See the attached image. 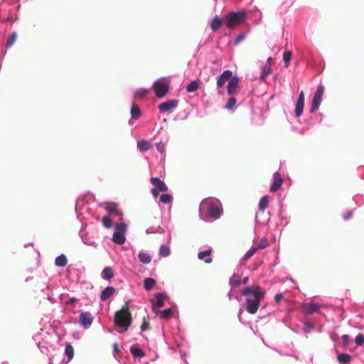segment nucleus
Returning <instances> with one entry per match:
<instances>
[{"label":"nucleus","instance_id":"1","mask_svg":"<svg viewBox=\"0 0 364 364\" xmlns=\"http://www.w3.org/2000/svg\"><path fill=\"white\" fill-rule=\"evenodd\" d=\"M264 291L259 287H247L242 291V296L245 297V309L250 314L257 313L264 296Z\"/></svg>","mask_w":364,"mask_h":364},{"label":"nucleus","instance_id":"2","mask_svg":"<svg viewBox=\"0 0 364 364\" xmlns=\"http://www.w3.org/2000/svg\"><path fill=\"white\" fill-rule=\"evenodd\" d=\"M55 338L56 336L54 333H50L43 329H41L33 337L41 352L43 353H48L50 350H55V346L50 343V340Z\"/></svg>","mask_w":364,"mask_h":364},{"label":"nucleus","instance_id":"3","mask_svg":"<svg viewBox=\"0 0 364 364\" xmlns=\"http://www.w3.org/2000/svg\"><path fill=\"white\" fill-rule=\"evenodd\" d=\"M206 211L208 216L213 220L220 218L223 214V208L220 202L217 199H204L200 205V210Z\"/></svg>","mask_w":364,"mask_h":364},{"label":"nucleus","instance_id":"4","mask_svg":"<svg viewBox=\"0 0 364 364\" xmlns=\"http://www.w3.org/2000/svg\"><path fill=\"white\" fill-rule=\"evenodd\" d=\"M132 323V316L127 306H124L122 309L115 313V325L127 331Z\"/></svg>","mask_w":364,"mask_h":364},{"label":"nucleus","instance_id":"5","mask_svg":"<svg viewBox=\"0 0 364 364\" xmlns=\"http://www.w3.org/2000/svg\"><path fill=\"white\" fill-rule=\"evenodd\" d=\"M247 14L244 11H233L228 14L225 18V26L232 28L245 21Z\"/></svg>","mask_w":364,"mask_h":364},{"label":"nucleus","instance_id":"6","mask_svg":"<svg viewBox=\"0 0 364 364\" xmlns=\"http://www.w3.org/2000/svg\"><path fill=\"white\" fill-rule=\"evenodd\" d=\"M170 88L169 77H163L156 80L151 89L154 91L156 96L162 98L166 96Z\"/></svg>","mask_w":364,"mask_h":364},{"label":"nucleus","instance_id":"7","mask_svg":"<svg viewBox=\"0 0 364 364\" xmlns=\"http://www.w3.org/2000/svg\"><path fill=\"white\" fill-rule=\"evenodd\" d=\"M65 355L67 356V361L61 359V355L57 353L52 355L49 358V364H67L74 355V349L71 344L67 343L65 348Z\"/></svg>","mask_w":364,"mask_h":364},{"label":"nucleus","instance_id":"8","mask_svg":"<svg viewBox=\"0 0 364 364\" xmlns=\"http://www.w3.org/2000/svg\"><path fill=\"white\" fill-rule=\"evenodd\" d=\"M166 295L162 292L155 294L154 298L151 300L152 309L156 315L159 314V309L163 306Z\"/></svg>","mask_w":364,"mask_h":364},{"label":"nucleus","instance_id":"9","mask_svg":"<svg viewBox=\"0 0 364 364\" xmlns=\"http://www.w3.org/2000/svg\"><path fill=\"white\" fill-rule=\"evenodd\" d=\"M93 320L94 318L90 312L80 311L78 321L85 329H88L91 326Z\"/></svg>","mask_w":364,"mask_h":364},{"label":"nucleus","instance_id":"10","mask_svg":"<svg viewBox=\"0 0 364 364\" xmlns=\"http://www.w3.org/2000/svg\"><path fill=\"white\" fill-rule=\"evenodd\" d=\"M232 72L230 70H225L222 74H220L217 80V89L219 95H222L220 88L224 86L227 81H229L232 77Z\"/></svg>","mask_w":364,"mask_h":364},{"label":"nucleus","instance_id":"11","mask_svg":"<svg viewBox=\"0 0 364 364\" xmlns=\"http://www.w3.org/2000/svg\"><path fill=\"white\" fill-rule=\"evenodd\" d=\"M153 188L158 190L162 193H166L168 190L165 183L157 177H151L150 179Z\"/></svg>","mask_w":364,"mask_h":364},{"label":"nucleus","instance_id":"12","mask_svg":"<svg viewBox=\"0 0 364 364\" xmlns=\"http://www.w3.org/2000/svg\"><path fill=\"white\" fill-rule=\"evenodd\" d=\"M304 107V92L301 91L295 105V115L300 117L303 114Z\"/></svg>","mask_w":364,"mask_h":364},{"label":"nucleus","instance_id":"13","mask_svg":"<svg viewBox=\"0 0 364 364\" xmlns=\"http://www.w3.org/2000/svg\"><path fill=\"white\" fill-rule=\"evenodd\" d=\"M178 104V101L177 100H170L160 104L158 108L161 112H166L169 111L170 109L176 108Z\"/></svg>","mask_w":364,"mask_h":364},{"label":"nucleus","instance_id":"14","mask_svg":"<svg viewBox=\"0 0 364 364\" xmlns=\"http://www.w3.org/2000/svg\"><path fill=\"white\" fill-rule=\"evenodd\" d=\"M239 77L237 75L233 76L228 82L227 92L228 95H232L235 92L239 87Z\"/></svg>","mask_w":364,"mask_h":364},{"label":"nucleus","instance_id":"15","mask_svg":"<svg viewBox=\"0 0 364 364\" xmlns=\"http://www.w3.org/2000/svg\"><path fill=\"white\" fill-rule=\"evenodd\" d=\"M272 58L271 57H269L267 60L265 65L262 67V71L259 75V79L261 80L264 81L267 77L272 72Z\"/></svg>","mask_w":364,"mask_h":364},{"label":"nucleus","instance_id":"16","mask_svg":"<svg viewBox=\"0 0 364 364\" xmlns=\"http://www.w3.org/2000/svg\"><path fill=\"white\" fill-rule=\"evenodd\" d=\"M283 183V178L279 172H275L273 175V183L270 186L272 192H276L282 186Z\"/></svg>","mask_w":364,"mask_h":364},{"label":"nucleus","instance_id":"17","mask_svg":"<svg viewBox=\"0 0 364 364\" xmlns=\"http://www.w3.org/2000/svg\"><path fill=\"white\" fill-rule=\"evenodd\" d=\"M212 249L209 247L208 250L204 251H200L198 253V257L200 260L203 261L206 264H210L212 262Z\"/></svg>","mask_w":364,"mask_h":364},{"label":"nucleus","instance_id":"18","mask_svg":"<svg viewBox=\"0 0 364 364\" xmlns=\"http://www.w3.org/2000/svg\"><path fill=\"white\" fill-rule=\"evenodd\" d=\"M222 25H225V18L223 19L216 16L210 23V27L213 31H216Z\"/></svg>","mask_w":364,"mask_h":364},{"label":"nucleus","instance_id":"19","mask_svg":"<svg viewBox=\"0 0 364 364\" xmlns=\"http://www.w3.org/2000/svg\"><path fill=\"white\" fill-rule=\"evenodd\" d=\"M138 258L141 263L148 264L151 262L152 257L146 251L141 250L138 254Z\"/></svg>","mask_w":364,"mask_h":364},{"label":"nucleus","instance_id":"20","mask_svg":"<svg viewBox=\"0 0 364 364\" xmlns=\"http://www.w3.org/2000/svg\"><path fill=\"white\" fill-rule=\"evenodd\" d=\"M80 236L81 237L82 242L85 245H86L87 246L93 247L95 248L97 247V243L90 236H88L87 234L84 233L82 231L80 232Z\"/></svg>","mask_w":364,"mask_h":364},{"label":"nucleus","instance_id":"21","mask_svg":"<svg viewBox=\"0 0 364 364\" xmlns=\"http://www.w3.org/2000/svg\"><path fill=\"white\" fill-rule=\"evenodd\" d=\"M114 272L112 267H106L101 272V278L104 280L109 281L114 277Z\"/></svg>","mask_w":364,"mask_h":364},{"label":"nucleus","instance_id":"22","mask_svg":"<svg viewBox=\"0 0 364 364\" xmlns=\"http://www.w3.org/2000/svg\"><path fill=\"white\" fill-rule=\"evenodd\" d=\"M303 308L307 314H312L319 310L320 306L316 303H309L305 304Z\"/></svg>","mask_w":364,"mask_h":364},{"label":"nucleus","instance_id":"23","mask_svg":"<svg viewBox=\"0 0 364 364\" xmlns=\"http://www.w3.org/2000/svg\"><path fill=\"white\" fill-rule=\"evenodd\" d=\"M115 289L113 287H107L100 294V299L102 301L107 300L114 292Z\"/></svg>","mask_w":364,"mask_h":364},{"label":"nucleus","instance_id":"24","mask_svg":"<svg viewBox=\"0 0 364 364\" xmlns=\"http://www.w3.org/2000/svg\"><path fill=\"white\" fill-rule=\"evenodd\" d=\"M151 88H139L136 90L134 92V99H143L145 97L149 92Z\"/></svg>","mask_w":364,"mask_h":364},{"label":"nucleus","instance_id":"25","mask_svg":"<svg viewBox=\"0 0 364 364\" xmlns=\"http://www.w3.org/2000/svg\"><path fill=\"white\" fill-rule=\"evenodd\" d=\"M242 284L241 277L237 274H234L229 279V285L232 289L239 287Z\"/></svg>","mask_w":364,"mask_h":364},{"label":"nucleus","instance_id":"26","mask_svg":"<svg viewBox=\"0 0 364 364\" xmlns=\"http://www.w3.org/2000/svg\"><path fill=\"white\" fill-rule=\"evenodd\" d=\"M137 148L139 151L144 152L151 148V143L146 139H141L137 141Z\"/></svg>","mask_w":364,"mask_h":364},{"label":"nucleus","instance_id":"27","mask_svg":"<svg viewBox=\"0 0 364 364\" xmlns=\"http://www.w3.org/2000/svg\"><path fill=\"white\" fill-rule=\"evenodd\" d=\"M112 240L117 245H123L126 240L125 235L122 232H114L112 235Z\"/></svg>","mask_w":364,"mask_h":364},{"label":"nucleus","instance_id":"28","mask_svg":"<svg viewBox=\"0 0 364 364\" xmlns=\"http://www.w3.org/2000/svg\"><path fill=\"white\" fill-rule=\"evenodd\" d=\"M200 84V81L198 79L192 80L190 83L187 85L186 91L188 92H196L199 88Z\"/></svg>","mask_w":364,"mask_h":364},{"label":"nucleus","instance_id":"29","mask_svg":"<svg viewBox=\"0 0 364 364\" xmlns=\"http://www.w3.org/2000/svg\"><path fill=\"white\" fill-rule=\"evenodd\" d=\"M130 112L132 118L134 119H138L141 116V111L139 107L136 105L134 102L132 103Z\"/></svg>","mask_w":364,"mask_h":364},{"label":"nucleus","instance_id":"30","mask_svg":"<svg viewBox=\"0 0 364 364\" xmlns=\"http://www.w3.org/2000/svg\"><path fill=\"white\" fill-rule=\"evenodd\" d=\"M236 102V98L235 97H230L225 105V109L230 112H234L237 107Z\"/></svg>","mask_w":364,"mask_h":364},{"label":"nucleus","instance_id":"31","mask_svg":"<svg viewBox=\"0 0 364 364\" xmlns=\"http://www.w3.org/2000/svg\"><path fill=\"white\" fill-rule=\"evenodd\" d=\"M68 262L67 257L65 255H61L55 258V264L57 267H64Z\"/></svg>","mask_w":364,"mask_h":364},{"label":"nucleus","instance_id":"32","mask_svg":"<svg viewBox=\"0 0 364 364\" xmlns=\"http://www.w3.org/2000/svg\"><path fill=\"white\" fill-rule=\"evenodd\" d=\"M156 285V281L153 278L148 277L144 281V287L146 291H151Z\"/></svg>","mask_w":364,"mask_h":364},{"label":"nucleus","instance_id":"33","mask_svg":"<svg viewBox=\"0 0 364 364\" xmlns=\"http://www.w3.org/2000/svg\"><path fill=\"white\" fill-rule=\"evenodd\" d=\"M337 358L339 363L348 364L351 360V356L348 353H339Z\"/></svg>","mask_w":364,"mask_h":364},{"label":"nucleus","instance_id":"34","mask_svg":"<svg viewBox=\"0 0 364 364\" xmlns=\"http://www.w3.org/2000/svg\"><path fill=\"white\" fill-rule=\"evenodd\" d=\"M158 315H159L161 318L168 320L173 316V311L171 308L166 309L162 311L159 310V314Z\"/></svg>","mask_w":364,"mask_h":364},{"label":"nucleus","instance_id":"35","mask_svg":"<svg viewBox=\"0 0 364 364\" xmlns=\"http://www.w3.org/2000/svg\"><path fill=\"white\" fill-rule=\"evenodd\" d=\"M173 197L171 195L164 193L159 196V202L163 204H170L172 203Z\"/></svg>","mask_w":364,"mask_h":364},{"label":"nucleus","instance_id":"36","mask_svg":"<svg viewBox=\"0 0 364 364\" xmlns=\"http://www.w3.org/2000/svg\"><path fill=\"white\" fill-rule=\"evenodd\" d=\"M130 352L135 358H142L144 356V351L138 347L132 346L130 348Z\"/></svg>","mask_w":364,"mask_h":364},{"label":"nucleus","instance_id":"37","mask_svg":"<svg viewBox=\"0 0 364 364\" xmlns=\"http://www.w3.org/2000/svg\"><path fill=\"white\" fill-rule=\"evenodd\" d=\"M269 205V197L267 196H264L261 198L259 202V210L264 211Z\"/></svg>","mask_w":364,"mask_h":364},{"label":"nucleus","instance_id":"38","mask_svg":"<svg viewBox=\"0 0 364 364\" xmlns=\"http://www.w3.org/2000/svg\"><path fill=\"white\" fill-rule=\"evenodd\" d=\"M167 141H168V140H166V141H160L156 143V150L160 154H163L164 156H165V154H166V146Z\"/></svg>","mask_w":364,"mask_h":364},{"label":"nucleus","instance_id":"39","mask_svg":"<svg viewBox=\"0 0 364 364\" xmlns=\"http://www.w3.org/2000/svg\"><path fill=\"white\" fill-rule=\"evenodd\" d=\"M321 98L314 97L312 103H311V109H310V112L312 113V112H314L316 109H318L321 105Z\"/></svg>","mask_w":364,"mask_h":364},{"label":"nucleus","instance_id":"40","mask_svg":"<svg viewBox=\"0 0 364 364\" xmlns=\"http://www.w3.org/2000/svg\"><path fill=\"white\" fill-rule=\"evenodd\" d=\"M171 254V250H170V248L169 247L165 245H161L160 246V248H159V255L161 257H166L168 256H169Z\"/></svg>","mask_w":364,"mask_h":364},{"label":"nucleus","instance_id":"41","mask_svg":"<svg viewBox=\"0 0 364 364\" xmlns=\"http://www.w3.org/2000/svg\"><path fill=\"white\" fill-rule=\"evenodd\" d=\"M292 57V53L289 50H286L283 54V60L284 62V66L285 68H287L289 66L290 60Z\"/></svg>","mask_w":364,"mask_h":364},{"label":"nucleus","instance_id":"42","mask_svg":"<svg viewBox=\"0 0 364 364\" xmlns=\"http://www.w3.org/2000/svg\"><path fill=\"white\" fill-rule=\"evenodd\" d=\"M102 222L103 225L106 228H110L113 224L112 220L110 215L104 216L102 219Z\"/></svg>","mask_w":364,"mask_h":364},{"label":"nucleus","instance_id":"43","mask_svg":"<svg viewBox=\"0 0 364 364\" xmlns=\"http://www.w3.org/2000/svg\"><path fill=\"white\" fill-rule=\"evenodd\" d=\"M127 226L124 223H117L115 225V232H122L124 234L127 230Z\"/></svg>","mask_w":364,"mask_h":364},{"label":"nucleus","instance_id":"44","mask_svg":"<svg viewBox=\"0 0 364 364\" xmlns=\"http://www.w3.org/2000/svg\"><path fill=\"white\" fill-rule=\"evenodd\" d=\"M256 252H257V250L255 248V247L252 246L249 250L247 251V252L242 257L241 260H243V261L247 260L251 257H252Z\"/></svg>","mask_w":364,"mask_h":364},{"label":"nucleus","instance_id":"45","mask_svg":"<svg viewBox=\"0 0 364 364\" xmlns=\"http://www.w3.org/2000/svg\"><path fill=\"white\" fill-rule=\"evenodd\" d=\"M268 245V242L266 237H262L257 246L255 247V248L257 250L265 249Z\"/></svg>","mask_w":364,"mask_h":364},{"label":"nucleus","instance_id":"46","mask_svg":"<svg viewBox=\"0 0 364 364\" xmlns=\"http://www.w3.org/2000/svg\"><path fill=\"white\" fill-rule=\"evenodd\" d=\"M323 92H324V87L321 84H320V85H318L316 92L314 97L322 99Z\"/></svg>","mask_w":364,"mask_h":364},{"label":"nucleus","instance_id":"47","mask_svg":"<svg viewBox=\"0 0 364 364\" xmlns=\"http://www.w3.org/2000/svg\"><path fill=\"white\" fill-rule=\"evenodd\" d=\"M16 38L17 34L16 32H14L7 39L6 46H12L15 43Z\"/></svg>","mask_w":364,"mask_h":364},{"label":"nucleus","instance_id":"48","mask_svg":"<svg viewBox=\"0 0 364 364\" xmlns=\"http://www.w3.org/2000/svg\"><path fill=\"white\" fill-rule=\"evenodd\" d=\"M355 342L358 346H362L364 344V336L362 334L356 336Z\"/></svg>","mask_w":364,"mask_h":364},{"label":"nucleus","instance_id":"49","mask_svg":"<svg viewBox=\"0 0 364 364\" xmlns=\"http://www.w3.org/2000/svg\"><path fill=\"white\" fill-rule=\"evenodd\" d=\"M108 212L112 216L119 215L120 218H122V214L119 213L115 207L109 208Z\"/></svg>","mask_w":364,"mask_h":364},{"label":"nucleus","instance_id":"50","mask_svg":"<svg viewBox=\"0 0 364 364\" xmlns=\"http://www.w3.org/2000/svg\"><path fill=\"white\" fill-rule=\"evenodd\" d=\"M245 38V33H240L235 39V44L237 45L240 43H242L244 39Z\"/></svg>","mask_w":364,"mask_h":364},{"label":"nucleus","instance_id":"51","mask_svg":"<svg viewBox=\"0 0 364 364\" xmlns=\"http://www.w3.org/2000/svg\"><path fill=\"white\" fill-rule=\"evenodd\" d=\"M231 289H232L231 288ZM228 297L230 300H232V299H236L237 301H240V298L238 295H235L232 294V290H230L228 293Z\"/></svg>","mask_w":364,"mask_h":364},{"label":"nucleus","instance_id":"52","mask_svg":"<svg viewBox=\"0 0 364 364\" xmlns=\"http://www.w3.org/2000/svg\"><path fill=\"white\" fill-rule=\"evenodd\" d=\"M304 327H305L304 331L306 332V333L309 332V331H308L307 328H314V325L312 323L304 322Z\"/></svg>","mask_w":364,"mask_h":364},{"label":"nucleus","instance_id":"53","mask_svg":"<svg viewBox=\"0 0 364 364\" xmlns=\"http://www.w3.org/2000/svg\"><path fill=\"white\" fill-rule=\"evenodd\" d=\"M352 216H353V210H349L346 214L343 215V220H348L350 218H351Z\"/></svg>","mask_w":364,"mask_h":364},{"label":"nucleus","instance_id":"54","mask_svg":"<svg viewBox=\"0 0 364 364\" xmlns=\"http://www.w3.org/2000/svg\"><path fill=\"white\" fill-rule=\"evenodd\" d=\"M284 299V294L282 293H278L274 296V300L276 302H279Z\"/></svg>","mask_w":364,"mask_h":364},{"label":"nucleus","instance_id":"55","mask_svg":"<svg viewBox=\"0 0 364 364\" xmlns=\"http://www.w3.org/2000/svg\"><path fill=\"white\" fill-rule=\"evenodd\" d=\"M242 313H243V310L240 308L239 310V312H238L237 317H238L239 321L241 322V323L245 325V322L243 321L242 318Z\"/></svg>","mask_w":364,"mask_h":364},{"label":"nucleus","instance_id":"56","mask_svg":"<svg viewBox=\"0 0 364 364\" xmlns=\"http://www.w3.org/2000/svg\"><path fill=\"white\" fill-rule=\"evenodd\" d=\"M151 191L155 199H156L159 196L160 191H159L158 190L152 188Z\"/></svg>","mask_w":364,"mask_h":364},{"label":"nucleus","instance_id":"57","mask_svg":"<svg viewBox=\"0 0 364 364\" xmlns=\"http://www.w3.org/2000/svg\"><path fill=\"white\" fill-rule=\"evenodd\" d=\"M149 328V323L147 321H144L141 326V331H144Z\"/></svg>","mask_w":364,"mask_h":364},{"label":"nucleus","instance_id":"58","mask_svg":"<svg viewBox=\"0 0 364 364\" xmlns=\"http://www.w3.org/2000/svg\"><path fill=\"white\" fill-rule=\"evenodd\" d=\"M343 343H347L349 341V336L346 334L342 336Z\"/></svg>","mask_w":364,"mask_h":364},{"label":"nucleus","instance_id":"59","mask_svg":"<svg viewBox=\"0 0 364 364\" xmlns=\"http://www.w3.org/2000/svg\"><path fill=\"white\" fill-rule=\"evenodd\" d=\"M146 232L147 234H150V233L156 232V231L154 230V228L150 227V228L146 229Z\"/></svg>","mask_w":364,"mask_h":364},{"label":"nucleus","instance_id":"60","mask_svg":"<svg viewBox=\"0 0 364 364\" xmlns=\"http://www.w3.org/2000/svg\"><path fill=\"white\" fill-rule=\"evenodd\" d=\"M77 300V299L75 297H71L70 298V299L68 301L67 304H73L74 301H75Z\"/></svg>","mask_w":364,"mask_h":364},{"label":"nucleus","instance_id":"61","mask_svg":"<svg viewBox=\"0 0 364 364\" xmlns=\"http://www.w3.org/2000/svg\"><path fill=\"white\" fill-rule=\"evenodd\" d=\"M113 348H114V353H117L119 348H118V344L117 343H115L114 345H113Z\"/></svg>","mask_w":364,"mask_h":364},{"label":"nucleus","instance_id":"62","mask_svg":"<svg viewBox=\"0 0 364 364\" xmlns=\"http://www.w3.org/2000/svg\"><path fill=\"white\" fill-rule=\"evenodd\" d=\"M248 281H249V277H245V278L242 279V283L243 284H247Z\"/></svg>","mask_w":364,"mask_h":364},{"label":"nucleus","instance_id":"63","mask_svg":"<svg viewBox=\"0 0 364 364\" xmlns=\"http://www.w3.org/2000/svg\"><path fill=\"white\" fill-rule=\"evenodd\" d=\"M291 331H292L293 332H294V333H297V331H296V330H294V329H293V328H291Z\"/></svg>","mask_w":364,"mask_h":364}]
</instances>
